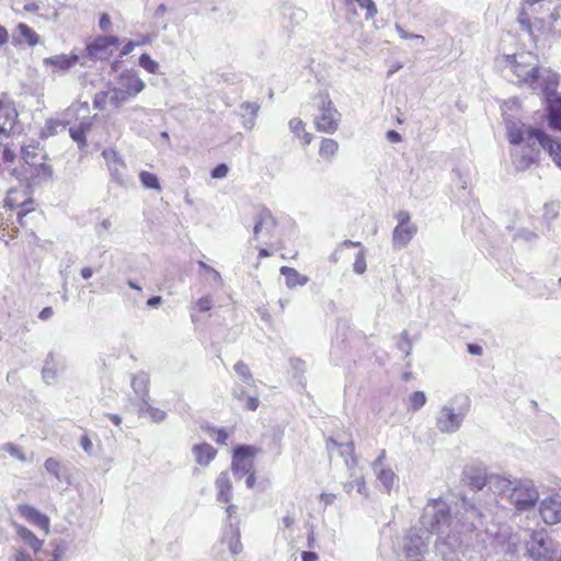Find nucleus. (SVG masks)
Here are the masks:
<instances>
[{
	"label": "nucleus",
	"instance_id": "nucleus-1",
	"mask_svg": "<svg viewBox=\"0 0 561 561\" xmlns=\"http://www.w3.org/2000/svg\"><path fill=\"white\" fill-rule=\"evenodd\" d=\"M11 173L27 186L47 182L53 175L51 168L46 163V154L36 141L21 147L19 163Z\"/></svg>",
	"mask_w": 561,
	"mask_h": 561
},
{
	"label": "nucleus",
	"instance_id": "nucleus-2",
	"mask_svg": "<svg viewBox=\"0 0 561 561\" xmlns=\"http://www.w3.org/2000/svg\"><path fill=\"white\" fill-rule=\"evenodd\" d=\"M31 188L32 186H27L25 190H9L3 206L11 211H16V220L20 227L34 234V229L44 220V213L36 207Z\"/></svg>",
	"mask_w": 561,
	"mask_h": 561
},
{
	"label": "nucleus",
	"instance_id": "nucleus-3",
	"mask_svg": "<svg viewBox=\"0 0 561 561\" xmlns=\"http://www.w3.org/2000/svg\"><path fill=\"white\" fill-rule=\"evenodd\" d=\"M318 114L314 116L313 124L318 131L334 134L339 129L341 114L335 108L328 92H319L313 96Z\"/></svg>",
	"mask_w": 561,
	"mask_h": 561
},
{
	"label": "nucleus",
	"instance_id": "nucleus-4",
	"mask_svg": "<svg viewBox=\"0 0 561 561\" xmlns=\"http://www.w3.org/2000/svg\"><path fill=\"white\" fill-rule=\"evenodd\" d=\"M528 55H513L507 56V59L511 61V68L513 73L517 77L519 84H527L531 89H536V84L539 79L540 70L538 66H534L528 62Z\"/></svg>",
	"mask_w": 561,
	"mask_h": 561
},
{
	"label": "nucleus",
	"instance_id": "nucleus-5",
	"mask_svg": "<svg viewBox=\"0 0 561 561\" xmlns=\"http://www.w3.org/2000/svg\"><path fill=\"white\" fill-rule=\"evenodd\" d=\"M119 45V39L114 35L95 37L85 46V56L91 60H108Z\"/></svg>",
	"mask_w": 561,
	"mask_h": 561
},
{
	"label": "nucleus",
	"instance_id": "nucleus-6",
	"mask_svg": "<svg viewBox=\"0 0 561 561\" xmlns=\"http://www.w3.org/2000/svg\"><path fill=\"white\" fill-rule=\"evenodd\" d=\"M558 83V77L552 75L546 88L548 90L551 87V92L547 91V117L549 126L561 131V96L554 93Z\"/></svg>",
	"mask_w": 561,
	"mask_h": 561
},
{
	"label": "nucleus",
	"instance_id": "nucleus-7",
	"mask_svg": "<svg viewBox=\"0 0 561 561\" xmlns=\"http://www.w3.org/2000/svg\"><path fill=\"white\" fill-rule=\"evenodd\" d=\"M539 499L538 492L534 485L519 483L510 494V501L519 512L534 507Z\"/></svg>",
	"mask_w": 561,
	"mask_h": 561
},
{
	"label": "nucleus",
	"instance_id": "nucleus-8",
	"mask_svg": "<svg viewBox=\"0 0 561 561\" xmlns=\"http://www.w3.org/2000/svg\"><path fill=\"white\" fill-rule=\"evenodd\" d=\"M256 449L253 446L240 445L233 450L231 469L234 474L240 476L254 468V456Z\"/></svg>",
	"mask_w": 561,
	"mask_h": 561
},
{
	"label": "nucleus",
	"instance_id": "nucleus-9",
	"mask_svg": "<svg viewBox=\"0 0 561 561\" xmlns=\"http://www.w3.org/2000/svg\"><path fill=\"white\" fill-rule=\"evenodd\" d=\"M528 552L536 561H551L554 549L543 531H536L529 541Z\"/></svg>",
	"mask_w": 561,
	"mask_h": 561
},
{
	"label": "nucleus",
	"instance_id": "nucleus-10",
	"mask_svg": "<svg viewBox=\"0 0 561 561\" xmlns=\"http://www.w3.org/2000/svg\"><path fill=\"white\" fill-rule=\"evenodd\" d=\"M397 218L399 224L393 230L392 241L398 247H404L416 233V227L410 222L411 217L408 211H399Z\"/></svg>",
	"mask_w": 561,
	"mask_h": 561
},
{
	"label": "nucleus",
	"instance_id": "nucleus-11",
	"mask_svg": "<svg viewBox=\"0 0 561 561\" xmlns=\"http://www.w3.org/2000/svg\"><path fill=\"white\" fill-rule=\"evenodd\" d=\"M528 138H535L539 145L553 157L556 163L561 168V142L554 140L543 130L538 128H528L526 130Z\"/></svg>",
	"mask_w": 561,
	"mask_h": 561
},
{
	"label": "nucleus",
	"instance_id": "nucleus-12",
	"mask_svg": "<svg viewBox=\"0 0 561 561\" xmlns=\"http://www.w3.org/2000/svg\"><path fill=\"white\" fill-rule=\"evenodd\" d=\"M79 62L77 54H59L43 59V65L53 73H65Z\"/></svg>",
	"mask_w": 561,
	"mask_h": 561
},
{
	"label": "nucleus",
	"instance_id": "nucleus-13",
	"mask_svg": "<svg viewBox=\"0 0 561 561\" xmlns=\"http://www.w3.org/2000/svg\"><path fill=\"white\" fill-rule=\"evenodd\" d=\"M126 102V94L121 89H112L107 91H100L93 98V107L99 111H104L107 106L118 108Z\"/></svg>",
	"mask_w": 561,
	"mask_h": 561
},
{
	"label": "nucleus",
	"instance_id": "nucleus-14",
	"mask_svg": "<svg viewBox=\"0 0 561 561\" xmlns=\"http://www.w3.org/2000/svg\"><path fill=\"white\" fill-rule=\"evenodd\" d=\"M462 420V413L455 412L451 408L444 407L438 413L436 426L443 433H453L460 427Z\"/></svg>",
	"mask_w": 561,
	"mask_h": 561
},
{
	"label": "nucleus",
	"instance_id": "nucleus-15",
	"mask_svg": "<svg viewBox=\"0 0 561 561\" xmlns=\"http://www.w3.org/2000/svg\"><path fill=\"white\" fill-rule=\"evenodd\" d=\"M18 513L30 524L37 526L45 534L49 533L50 529V520L49 517L35 507L27 504H20L16 507Z\"/></svg>",
	"mask_w": 561,
	"mask_h": 561
},
{
	"label": "nucleus",
	"instance_id": "nucleus-16",
	"mask_svg": "<svg viewBox=\"0 0 561 561\" xmlns=\"http://www.w3.org/2000/svg\"><path fill=\"white\" fill-rule=\"evenodd\" d=\"M539 513L546 524H558L561 522V502L553 499H546L540 504Z\"/></svg>",
	"mask_w": 561,
	"mask_h": 561
},
{
	"label": "nucleus",
	"instance_id": "nucleus-17",
	"mask_svg": "<svg viewBox=\"0 0 561 561\" xmlns=\"http://www.w3.org/2000/svg\"><path fill=\"white\" fill-rule=\"evenodd\" d=\"M13 38L18 45L25 44L30 47H34L41 44L39 34L26 23H18Z\"/></svg>",
	"mask_w": 561,
	"mask_h": 561
},
{
	"label": "nucleus",
	"instance_id": "nucleus-18",
	"mask_svg": "<svg viewBox=\"0 0 561 561\" xmlns=\"http://www.w3.org/2000/svg\"><path fill=\"white\" fill-rule=\"evenodd\" d=\"M276 219L274 218L270 209H267L266 207L259 208L254 217V238L257 239L264 230H273L276 227Z\"/></svg>",
	"mask_w": 561,
	"mask_h": 561
},
{
	"label": "nucleus",
	"instance_id": "nucleus-19",
	"mask_svg": "<svg viewBox=\"0 0 561 561\" xmlns=\"http://www.w3.org/2000/svg\"><path fill=\"white\" fill-rule=\"evenodd\" d=\"M122 92L126 94V101L137 95L145 88L144 81L135 72H126L121 77Z\"/></svg>",
	"mask_w": 561,
	"mask_h": 561
},
{
	"label": "nucleus",
	"instance_id": "nucleus-20",
	"mask_svg": "<svg viewBox=\"0 0 561 561\" xmlns=\"http://www.w3.org/2000/svg\"><path fill=\"white\" fill-rule=\"evenodd\" d=\"M215 484L217 488V501L230 503L232 500V482L229 473L227 471H222L217 477Z\"/></svg>",
	"mask_w": 561,
	"mask_h": 561
},
{
	"label": "nucleus",
	"instance_id": "nucleus-21",
	"mask_svg": "<svg viewBox=\"0 0 561 561\" xmlns=\"http://www.w3.org/2000/svg\"><path fill=\"white\" fill-rule=\"evenodd\" d=\"M340 150V145L335 139L332 138H321L319 142L318 154L319 158L324 162H332Z\"/></svg>",
	"mask_w": 561,
	"mask_h": 561
},
{
	"label": "nucleus",
	"instance_id": "nucleus-22",
	"mask_svg": "<svg viewBox=\"0 0 561 561\" xmlns=\"http://www.w3.org/2000/svg\"><path fill=\"white\" fill-rule=\"evenodd\" d=\"M15 530L19 538L35 553L37 554L44 546V541L38 539L37 536L22 525H15Z\"/></svg>",
	"mask_w": 561,
	"mask_h": 561
},
{
	"label": "nucleus",
	"instance_id": "nucleus-23",
	"mask_svg": "<svg viewBox=\"0 0 561 561\" xmlns=\"http://www.w3.org/2000/svg\"><path fill=\"white\" fill-rule=\"evenodd\" d=\"M288 127L294 136L300 140L301 146L307 147L312 142L313 135L306 130V123L301 118H291Z\"/></svg>",
	"mask_w": 561,
	"mask_h": 561
},
{
	"label": "nucleus",
	"instance_id": "nucleus-24",
	"mask_svg": "<svg viewBox=\"0 0 561 561\" xmlns=\"http://www.w3.org/2000/svg\"><path fill=\"white\" fill-rule=\"evenodd\" d=\"M92 119L82 121L69 128V135L80 148L87 146V134L92 129Z\"/></svg>",
	"mask_w": 561,
	"mask_h": 561
},
{
	"label": "nucleus",
	"instance_id": "nucleus-25",
	"mask_svg": "<svg viewBox=\"0 0 561 561\" xmlns=\"http://www.w3.org/2000/svg\"><path fill=\"white\" fill-rule=\"evenodd\" d=\"M18 118V112L12 104L0 102V133L11 130Z\"/></svg>",
	"mask_w": 561,
	"mask_h": 561
},
{
	"label": "nucleus",
	"instance_id": "nucleus-26",
	"mask_svg": "<svg viewBox=\"0 0 561 561\" xmlns=\"http://www.w3.org/2000/svg\"><path fill=\"white\" fill-rule=\"evenodd\" d=\"M196 462L201 466H208L216 457L217 450L208 443L197 444L193 447Z\"/></svg>",
	"mask_w": 561,
	"mask_h": 561
},
{
	"label": "nucleus",
	"instance_id": "nucleus-27",
	"mask_svg": "<svg viewBox=\"0 0 561 561\" xmlns=\"http://www.w3.org/2000/svg\"><path fill=\"white\" fill-rule=\"evenodd\" d=\"M19 234V228L12 221V215L7 216L0 211V239H4L8 243L14 240Z\"/></svg>",
	"mask_w": 561,
	"mask_h": 561
},
{
	"label": "nucleus",
	"instance_id": "nucleus-28",
	"mask_svg": "<svg viewBox=\"0 0 561 561\" xmlns=\"http://www.w3.org/2000/svg\"><path fill=\"white\" fill-rule=\"evenodd\" d=\"M536 12L535 3H530L528 9H524L520 11L518 15V22L523 25L528 32L533 31V27H541L543 25L542 18L531 19V13Z\"/></svg>",
	"mask_w": 561,
	"mask_h": 561
},
{
	"label": "nucleus",
	"instance_id": "nucleus-29",
	"mask_svg": "<svg viewBox=\"0 0 561 561\" xmlns=\"http://www.w3.org/2000/svg\"><path fill=\"white\" fill-rule=\"evenodd\" d=\"M280 274L285 277L286 286L295 288L297 286H304L308 282V277L298 273L297 270L289 266H282L279 270Z\"/></svg>",
	"mask_w": 561,
	"mask_h": 561
},
{
	"label": "nucleus",
	"instance_id": "nucleus-30",
	"mask_svg": "<svg viewBox=\"0 0 561 561\" xmlns=\"http://www.w3.org/2000/svg\"><path fill=\"white\" fill-rule=\"evenodd\" d=\"M232 397L242 403L244 410L248 411H256L260 401L255 396H247V392L243 387H236L232 391Z\"/></svg>",
	"mask_w": 561,
	"mask_h": 561
},
{
	"label": "nucleus",
	"instance_id": "nucleus-31",
	"mask_svg": "<svg viewBox=\"0 0 561 561\" xmlns=\"http://www.w3.org/2000/svg\"><path fill=\"white\" fill-rule=\"evenodd\" d=\"M230 527H231L230 535L225 536L224 541L228 545L230 551L233 554H238L242 551L240 531H239L238 525H236V527H233V525L230 524Z\"/></svg>",
	"mask_w": 561,
	"mask_h": 561
},
{
	"label": "nucleus",
	"instance_id": "nucleus-32",
	"mask_svg": "<svg viewBox=\"0 0 561 561\" xmlns=\"http://www.w3.org/2000/svg\"><path fill=\"white\" fill-rule=\"evenodd\" d=\"M506 129H507V137H508V140L511 144L519 145L520 142H523L524 137H525V131L520 126H518L515 123H510L506 126Z\"/></svg>",
	"mask_w": 561,
	"mask_h": 561
},
{
	"label": "nucleus",
	"instance_id": "nucleus-33",
	"mask_svg": "<svg viewBox=\"0 0 561 561\" xmlns=\"http://www.w3.org/2000/svg\"><path fill=\"white\" fill-rule=\"evenodd\" d=\"M51 546L53 552L49 561H62L68 551L67 543L64 540H54Z\"/></svg>",
	"mask_w": 561,
	"mask_h": 561
},
{
	"label": "nucleus",
	"instance_id": "nucleus-34",
	"mask_svg": "<svg viewBox=\"0 0 561 561\" xmlns=\"http://www.w3.org/2000/svg\"><path fill=\"white\" fill-rule=\"evenodd\" d=\"M139 180L141 182V184L147 188L157 190V191H159L161 188L159 180H158L157 175L153 173H150L148 171H141L139 173Z\"/></svg>",
	"mask_w": 561,
	"mask_h": 561
},
{
	"label": "nucleus",
	"instance_id": "nucleus-35",
	"mask_svg": "<svg viewBox=\"0 0 561 561\" xmlns=\"http://www.w3.org/2000/svg\"><path fill=\"white\" fill-rule=\"evenodd\" d=\"M139 66L144 68L149 73H157L159 70V65L156 60H153L150 55L141 54L139 57Z\"/></svg>",
	"mask_w": 561,
	"mask_h": 561
},
{
	"label": "nucleus",
	"instance_id": "nucleus-36",
	"mask_svg": "<svg viewBox=\"0 0 561 561\" xmlns=\"http://www.w3.org/2000/svg\"><path fill=\"white\" fill-rule=\"evenodd\" d=\"M16 154L12 147L0 142V162L11 164L15 161Z\"/></svg>",
	"mask_w": 561,
	"mask_h": 561
},
{
	"label": "nucleus",
	"instance_id": "nucleus-37",
	"mask_svg": "<svg viewBox=\"0 0 561 561\" xmlns=\"http://www.w3.org/2000/svg\"><path fill=\"white\" fill-rule=\"evenodd\" d=\"M234 371L245 381V382H253L252 373L249 368V366L243 362L239 360L233 366Z\"/></svg>",
	"mask_w": 561,
	"mask_h": 561
},
{
	"label": "nucleus",
	"instance_id": "nucleus-38",
	"mask_svg": "<svg viewBox=\"0 0 561 561\" xmlns=\"http://www.w3.org/2000/svg\"><path fill=\"white\" fill-rule=\"evenodd\" d=\"M409 401L411 409L417 411L426 403V396L423 391H414L410 396Z\"/></svg>",
	"mask_w": 561,
	"mask_h": 561
},
{
	"label": "nucleus",
	"instance_id": "nucleus-39",
	"mask_svg": "<svg viewBox=\"0 0 561 561\" xmlns=\"http://www.w3.org/2000/svg\"><path fill=\"white\" fill-rule=\"evenodd\" d=\"M378 479L386 488L390 489L394 483L396 474L390 469H383L379 472Z\"/></svg>",
	"mask_w": 561,
	"mask_h": 561
},
{
	"label": "nucleus",
	"instance_id": "nucleus-40",
	"mask_svg": "<svg viewBox=\"0 0 561 561\" xmlns=\"http://www.w3.org/2000/svg\"><path fill=\"white\" fill-rule=\"evenodd\" d=\"M353 268L357 274L365 273L367 265H366V256L365 252L360 250L354 261Z\"/></svg>",
	"mask_w": 561,
	"mask_h": 561
},
{
	"label": "nucleus",
	"instance_id": "nucleus-41",
	"mask_svg": "<svg viewBox=\"0 0 561 561\" xmlns=\"http://www.w3.org/2000/svg\"><path fill=\"white\" fill-rule=\"evenodd\" d=\"M362 9L366 10V18L371 19L377 14V7L373 0H356Z\"/></svg>",
	"mask_w": 561,
	"mask_h": 561
},
{
	"label": "nucleus",
	"instance_id": "nucleus-42",
	"mask_svg": "<svg viewBox=\"0 0 561 561\" xmlns=\"http://www.w3.org/2000/svg\"><path fill=\"white\" fill-rule=\"evenodd\" d=\"M45 468L49 473L54 474L56 478H59L61 465L57 459H55V458L46 459Z\"/></svg>",
	"mask_w": 561,
	"mask_h": 561
},
{
	"label": "nucleus",
	"instance_id": "nucleus-43",
	"mask_svg": "<svg viewBox=\"0 0 561 561\" xmlns=\"http://www.w3.org/2000/svg\"><path fill=\"white\" fill-rule=\"evenodd\" d=\"M195 307L199 312L209 311L213 308V299L210 296H204L197 300Z\"/></svg>",
	"mask_w": 561,
	"mask_h": 561
},
{
	"label": "nucleus",
	"instance_id": "nucleus-44",
	"mask_svg": "<svg viewBox=\"0 0 561 561\" xmlns=\"http://www.w3.org/2000/svg\"><path fill=\"white\" fill-rule=\"evenodd\" d=\"M210 435L214 438V440L219 445L226 444L228 439V433L225 428H214Z\"/></svg>",
	"mask_w": 561,
	"mask_h": 561
},
{
	"label": "nucleus",
	"instance_id": "nucleus-45",
	"mask_svg": "<svg viewBox=\"0 0 561 561\" xmlns=\"http://www.w3.org/2000/svg\"><path fill=\"white\" fill-rule=\"evenodd\" d=\"M102 156L108 162L122 163L118 152L114 149H104Z\"/></svg>",
	"mask_w": 561,
	"mask_h": 561
},
{
	"label": "nucleus",
	"instance_id": "nucleus-46",
	"mask_svg": "<svg viewBox=\"0 0 561 561\" xmlns=\"http://www.w3.org/2000/svg\"><path fill=\"white\" fill-rule=\"evenodd\" d=\"M228 172H229V169H228L227 164L220 163L216 168L213 169L211 178L224 179L227 176Z\"/></svg>",
	"mask_w": 561,
	"mask_h": 561
},
{
	"label": "nucleus",
	"instance_id": "nucleus-47",
	"mask_svg": "<svg viewBox=\"0 0 561 561\" xmlns=\"http://www.w3.org/2000/svg\"><path fill=\"white\" fill-rule=\"evenodd\" d=\"M112 25L111 16L107 13H102L99 20V26L102 31H108Z\"/></svg>",
	"mask_w": 561,
	"mask_h": 561
},
{
	"label": "nucleus",
	"instance_id": "nucleus-48",
	"mask_svg": "<svg viewBox=\"0 0 561 561\" xmlns=\"http://www.w3.org/2000/svg\"><path fill=\"white\" fill-rule=\"evenodd\" d=\"M242 476H245V484H247V486L249 489L254 488V485L256 483V477H255L254 470H251L249 472L242 473L239 477H242Z\"/></svg>",
	"mask_w": 561,
	"mask_h": 561
},
{
	"label": "nucleus",
	"instance_id": "nucleus-49",
	"mask_svg": "<svg viewBox=\"0 0 561 561\" xmlns=\"http://www.w3.org/2000/svg\"><path fill=\"white\" fill-rule=\"evenodd\" d=\"M136 43L133 42V41H128L124 46L123 48L121 49V56H126L128 54H130L134 48L136 47Z\"/></svg>",
	"mask_w": 561,
	"mask_h": 561
},
{
	"label": "nucleus",
	"instance_id": "nucleus-50",
	"mask_svg": "<svg viewBox=\"0 0 561 561\" xmlns=\"http://www.w3.org/2000/svg\"><path fill=\"white\" fill-rule=\"evenodd\" d=\"M81 447L84 449V451L90 453L92 449V442L89 438L88 435H83L80 440Z\"/></svg>",
	"mask_w": 561,
	"mask_h": 561
},
{
	"label": "nucleus",
	"instance_id": "nucleus-51",
	"mask_svg": "<svg viewBox=\"0 0 561 561\" xmlns=\"http://www.w3.org/2000/svg\"><path fill=\"white\" fill-rule=\"evenodd\" d=\"M9 42V32L8 30L0 25V47L5 45Z\"/></svg>",
	"mask_w": 561,
	"mask_h": 561
},
{
	"label": "nucleus",
	"instance_id": "nucleus-52",
	"mask_svg": "<svg viewBox=\"0 0 561 561\" xmlns=\"http://www.w3.org/2000/svg\"><path fill=\"white\" fill-rule=\"evenodd\" d=\"M302 561H318L319 557L316 552L304 551L301 554Z\"/></svg>",
	"mask_w": 561,
	"mask_h": 561
},
{
	"label": "nucleus",
	"instance_id": "nucleus-53",
	"mask_svg": "<svg viewBox=\"0 0 561 561\" xmlns=\"http://www.w3.org/2000/svg\"><path fill=\"white\" fill-rule=\"evenodd\" d=\"M468 352L472 355H481L482 354V347L479 344L470 343L467 346Z\"/></svg>",
	"mask_w": 561,
	"mask_h": 561
},
{
	"label": "nucleus",
	"instance_id": "nucleus-54",
	"mask_svg": "<svg viewBox=\"0 0 561 561\" xmlns=\"http://www.w3.org/2000/svg\"><path fill=\"white\" fill-rule=\"evenodd\" d=\"M54 311L51 307H45L38 314L39 319L48 320L53 316Z\"/></svg>",
	"mask_w": 561,
	"mask_h": 561
},
{
	"label": "nucleus",
	"instance_id": "nucleus-55",
	"mask_svg": "<svg viewBox=\"0 0 561 561\" xmlns=\"http://www.w3.org/2000/svg\"><path fill=\"white\" fill-rule=\"evenodd\" d=\"M198 265L201 268H203L205 272L209 273V274H213L214 276L218 277L219 274L216 270H214L213 267H210L209 265H207L205 262L203 261H199L198 262Z\"/></svg>",
	"mask_w": 561,
	"mask_h": 561
},
{
	"label": "nucleus",
	"instance_id": "nucleus-56",
	"mask_svg": "<svg viewBox=\"0 0 561 561\" xmlns=\"http://www.w3.org/2000/svg\"><path fill=\"white\" fill-rule=\"evenodd\" d=\"M387 138L392 141V142H399L401 141V136L399 133H397L396 130H389L387 133Z\"/></svg>",
	"mask_w": 561,
	"mask_h": 561
},
{
	"label": "nucleus",
	"instance_id": "nucleus-57",
	"mask_svg": "<svg viewBox=\"0 0 561 561\" xmlns=\"http://www.w3.org/2000/svg\"><path fill=\"white\" fill-rule=\"evenodd\" d=\"M15 561H33V560H32V557L28 553H26L25 551H19L15 554Z\"/></svg>",
	"mask_w": 561,
	"mask_h": 561
},
{
	"label": "nucleus",
	"instance_id": "nucleus-58",
	"mask_svg": "<svg viewBox=\"0 0 561 561\" xmlns=\"http://www.w3.org/2000/svg\"><path fill=\"white\" fill-rule=\"evenodd\" d=\"M243 107L249 111L252 115H256L257 111H259V105L255 104V103H244L243 104Z\"/></svg>",
	"mask_w": 561,
	"mask_h": 561
},
{
	"label": "nucleus",
	"instance_id": "nucleus-59",
	"mask_svg": "<svg viewBox=\"0 0 561 561\" xmlns=\"http://www.w3.org/2000/svg\"><path fill=\"white\" fill-rule=\"evenodd\" d=\"M24 10H25L26 12L37 13V12H38V10H39V7H38V4H37V3H35V2H30V3H26V4L24 5Z\"/></svg>",
	"mask_w": 561,
	"mask_h": 561
},
{
	"label": "nucleus",
	"instance_id": "nucleus-60",
	"mask_svg": "<svg viewBox=\"0 0 561 561\" xmlns=\"http://www.w3.org/2000/svg\"><path fill=\"white\" fill-rule=\"evenodd\" d=\"M161 302H162V299L160 296H153L148 299L147 305L149 307H158L159 305H161Z\"/></svg>",
	"mask_w": 561,
	"mask_h": 561
},
{
	"label": "nucleus",
	"instance_id": "nucleus-61",
	"mask_svg": "<svg viewBox=\"0 0 561 561\" xmlns=\"http://www.w3.org/2000/svg\"><path fill=\"white\" fill-rule=\"evenodd\" d=\"M399 33H400L401 38H404V39H409V38H422V39H424L423 36L415 35V34H410V33L405 32L402 28L399 30Z\"/></svg>",
	"mask_w": 561,
	"mask_h": 561
},
{
	"label": "nucleus",
	"instance_id": "nucleus-62",
	"mask_svg": "<svg viewBox=\"0 0 561 561\" xmlns=\"http://www.w3.org/2000/svg\"><path fill=\"white\" fill-rule=\"evenodd\" d=\"M227 517L229 520L237 514V507L232 504L228 505L226 508Z\"/></svg>",
	"mask_w": 561,
	"mask_h": 561
},
{
	"label": "nucleus",
	"instance_id": "nucleus-63",
	"mask_svg": "<svg viewBox=\"0 0 561 561\" xmlns=\"http://www.w3.org/2000/svg\"><path fill=\"white\" fill-rule=\"evenodd\" d=\"M341 247H345V248H362V243L360 242H355V241H351V240H345L341 243Z\"/></svg>",
	"mask_w": 561,
	"mask_h": 561
},
{
	"label": "nucleus",
	"instance_id": "nucleus-64",
	"mask_svg": "<svg viewBox=\"0 0 561 561\" xmlns=\"http://www.w3.org/2000/svg\"><path fill=\"white\" fill-rule=\"evenodd\" d=\"M93 275V270L91 267H83L81 270V276L84 278V279H89L91 276Z\"/></svg>",
	"mask_w": 561,
	"mask_h": 561
}]
</instances>
